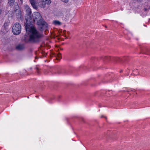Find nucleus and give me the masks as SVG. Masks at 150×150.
Wrapping results in <instances>:
<instances>
[{"mask_svg": "<svg viewBox=\"0 0 150 150\" xmlns=\"http://www.w3.org/2000/svg\"><path fill=\"white\" fill-rule=\"evenodd\" d=\"M26 10L25 23V29L27 33L28 34L29 41L31 42H38L41 37V35L35 28L31 25L32 23V19L31 15L32 13L31 9L27 5H24Z\"/></svg>", "mask_w": 150, "mask_h": 150, "instance_id": "1", "label": "nucleus"}, {"mask_svg": "<svg viewBox=\"0 0 150 150\" xmlns=\"http://www.w3.org/2000/svg\"><path fill=\"white\" fill-rule=\"evenodd\" d=\"M32 17L34 22H36L38 25H41L43 24L42 17L39 13L34 12L33 14Z\"/></svg>", "mask_w": 150, "mask_h": 150, "instance_id": "2", "label": "nucleus"}, {"mask_svg": "<svg viewBox=\"0 0 150 150\" xmlns=\"http://www.w3.org/2000/svg\"><path fill=\"white\" fill-rule=\"evenodd\" d=\"M21 27L20 24L18 23H16L13 25L12 31L14 35L19 34L21 32Z\"/></svg>", "mask_w": 150, "mask_h": 150, "instance_id": "3", "label": "nucleus"}, {"mask_svg": "<svg viewBox=\"0 0 150 150\" xmlns=\"http://www.w3.org/2000/svg\"><path fill=\"white\" fill-rule=\"evenodd\" d=\"M50 3H47L46 1L42 0V1L39 3V5L41 8H44L45 7L46 4H49Z\"/></svg>", "mask_w": 150, "mask_h": 150, "instance_id": "4", "label": "nucleus"}, {"mask_svg": "<svg viewBox=\"0 0 150 150\" xmlns=\"http://www.w3.org/2000/svg\"><path fill=\"white\" fill-rule=\"evenodd\" d=\"M33 7L35 9L37 8L35 0H29Z\"/></svg>", "mask_w": 150, "mask_h": 150, "instance_id": "5", "label": "nucleus"}, {"mask_svg": "<svg viewBox=\"0 0 150 150\" xmlns=\"http://www.w3.org/2000/svg\"><path fill=\"white\" fill-rule=\"evenodd\" d=\"M16 48L17 50H22L24 48V46L23 44H19L16 47Z\"/></svg>", "mask_w": 150, "mask_h": 150, "instance_id": "6", "label": "nucleus"}, {"mask_svg": "<svg viewBox=\"0 0 150 150\" xmlns=\"http://www.w3.org/2000/svg\"><path fill=\"white\" fill-rule=\"evenodd\" d=\"M150 9V4H145L144 10L145 11H147Z\"/></svg>", "mask_w": 150, "mask_h": 150, "instance_id": "7", "label": "nucleus"}, {"mask_svg": "<svg viewBox=\"0 0 150 150\" xmlns=\"http://www.w3.org/2000/svg\"><path fill=\"white\" fill-rule=\"evenodd\" d=\"M15 0H9L8 2V4L10 6H12L14 4Z\"/></svg>", "mask_w": 150, "mask_h": 150, "instance_id": "8", "label": "nucleus"}, {"mask_svg": "<svg viewBox=\"0 0 150 150\" xmlns=\"http://www.w3.org/2000/svg\"><path fill=\"white\" fill-rule=\"evenodd\" d=\"M53 23L55 25H60L61 24V23L58 21H53Z\"/></svg>", "mask_w": 150, "mask_h": 150, "instance_id": "9", "label": "nucleus"}, {"mask_svg": "<svg viewBox=\"0 0 150 150\" xmlns=\"http://www.w3.org/2000/svg\"><path fill=\"white\" fill-rule=\"evenodd\" d=\"M62 58L61 54L60 53H59L57 55L56 58L57 60H59L61 59Z\"/></svg>", "mask_w": 150, "mask_h": 150, "instance_id": "10", "label": "nucleus"}, {"mask_svg": "<svg viewBox=\"0 0 150 150\" xmlns=\"http://www.w3.org/2000/svg\"><path fill=\"white\" fill-rule=\"evenodd\" d=\"M40 54H42V55L44 57L46 56V54H45V53H43V52L40 53L39 54V55L40 56Z\"/></svg>", "mask_w": 150, "mask_h": 150, "instance_id": "11", "label": "nucleus"}, {"mask_svg": "<svg viewBox=\"0 0 150 150\" xmlns=\"http://www.w3.org/2000/svg\"><path fill=\"white\" fill-rule=\"evenodd\" d=\"M62 1L65 2V3H67L68 1V0H61Z\"/></svg>", "mask_w": 150, "mask_h": 150, "instance_id": "12", "label": "nucleus"}, {"mask_svg": "<svg viewBox=\"0 0 150 150\" xmlns=\"http://www.w3.org/2000/svg\"><path fill=\"white\" fill-rule=\"evenodd\" d=\"M36 71H37V72H38V71H39V69H38V68H36Z\"/></svg>", "mask_w": 150, "mask_h": 150, "instance_id": "13", "label": "nucleus"}, {"mask_svg": "<svg viewBox=\"0 0 150 150\" xmlns=\"http://www.w3.org/2000/svg\"><path fill=\"white\" fill-rule=\"evenodd\" d=\"M17 7H18V5H17Z\"/></svg>", "mask_w": 150, "mask_h": 150, "instance_id": "14", "label": "nucleus"}]
</instances>
